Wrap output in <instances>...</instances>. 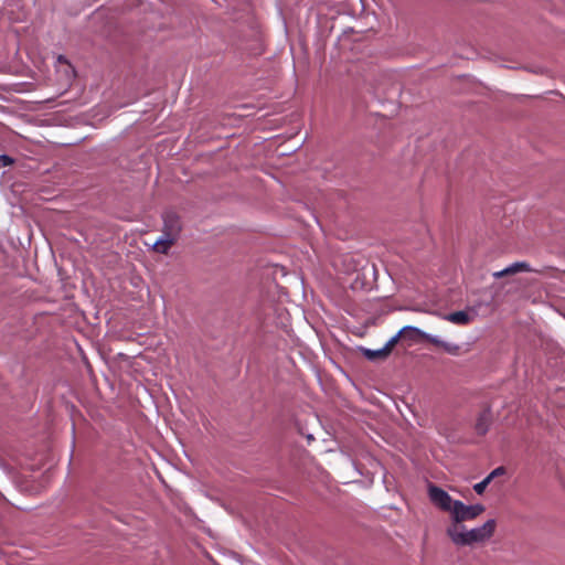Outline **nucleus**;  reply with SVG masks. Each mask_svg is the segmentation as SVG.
Listing matches in <instances>:
<instances>
[{
  "label": "nucleus",
  "instance_id": "nucleus-9",
  "mask_svg": "<svg viewBox=\"0 0 565 565\" xmlns=\"http://www.w3.org/2000/svg\"><path fill=\"white\" fill-rule=\"evenodd\" d=\"M426 332L422 331L417 327L406 326L402 328L395 335H398V340L403 337L404 340L416 341L417 339L425 340Z\"/></svg>",
  "mask_w": 565,
  "mask_h": 565
},
{
  "label": "nucleus",
  "instance_id": "nucleus-15",
  "mask_svg": "<svg viewBox=\"0 0 565 565\" xmlns=\"http://www.w3.org/2000/svg\"><path fill=\"white\" fill-rule=\"evenodd\" d=\"M494 478L499 477V476H502L505 473V469L503 467H498L495 469H493L491 472H490Z\"/></svg>",
  "mask_w": 565,
  "mask_h": 565
},
{
  "label": "nucleus",
  "instance_id": "nucleus-1",
  "mask_svg": "<svg viewBox=\"0 0 565 565\" xmlns=\"http://www.w3.org/2000/svg\"><path fill=\"white\" fill-rule=\"evenodd\" d=\"M497 522L487 520L482 525L468 530L462 524L449 525L446 530L451 542L457 546H471L488 542L495 532Z\"/></svg>",
  "mask_w": 565,
  "mask_h": 565
},
{
  "label": "nucleus",
  "instance_id": "nucleus-5",
  "mask_svg": "<svg viewBox=\"0 0 565 565\" xmlns=\"http://www.w3.org/2000/svg\"><path fill=\"white\" fill-rule=\"evenodd\" d=\"M531 266L529 263L526 262H515L511 265H509L508 267H505L504 269L502 270H499V271H494L492 274V276L497 279L499 278H502L504 276H508V275H514V274H519V273H527V271H531Z\"/></svg>",
  "mask_w": 565,
  "mask_h": 565
},
{
  "label": "nucleus",
  "instance_id": "nucleus-10",
  "mask_svg": "<svg viewBox=\"0 0 565 565\" xmlns=\"http://www.w3.org/2000/svg\"><path fill=\"white\" fill-rule=\"evenodd\" d=\"M489 424H490V414L486 412V413L481 414L480 417L478 418V422L476 424V429L478 430V433L484 434V433H487V430L489 428Z\"/></svg>",
  "mask_w": 565,
  "mask_h": 565
},
{
  "label": "nucleus",
  "instance_id": "nucleus-11",
  "mask_svg": "<svg viewBox=\"0 0 565 565\" xmlns=\"http://www.w3.org/2000/svg\"><path fill=\"white\" fill-rule=\"evenodd\" d=\"M171 246H172L171 239L164 241V239L158 238L153 244V249H154V252L160 253V254H168Z\"/></svg>",
  "mask_w": 565,
  "mask_h": 565
},
{
  "label": "nucleus",
  "instance_id": "nucleus-12",
  "mask_svg": "<svg viewBox=\"0 0 565 565\" xmlns=\"http://www.w3.org/2000/svg\"><path fill=\"white\" fill-rule=\"evenodd\" d=\"M178 237L179 236L173 235L170 232H167V231L163 230L162 231V235L159 238L160 239H164V241L171 239V245H173L177 242Z\"/></svg>",
  "mask_w": 565,
  "mask_h": 565
},
{
  "label": "nucleus",
  "instance_id": "nucleus-6",
  "mask_svg": "<svg viewBox=\"0 0 565 565\" xmlns=\"http://www.w3.org/2000/svg\"><path fill=\"white\" fill-rule=\"evenodd\" d=\"M425 340L434 345L440 347L445 352L451 355H458L460 352V345L452 342L444 341L436 335L425 334Z\"/></svg>",
  "mask_w": 565,
  "mask_h": 565
},
{
  "label": "nucleus",
  "instance_id": "nucleus-4",
  "mask_svg": "<svg viewBox=\"0 0 565 565\" xmlns=\"http://www.w3.org/2000/svg\"><path fill=\"white\" fill-rule=\"evenodd\" d=\"M398 342V335L392 337L383 348L377 350H371L366 348H361L360 351L369 361H377V360H386L392 353L394 347Z\"/></svg>",
  "mask_w": 565,
  "mask_h": 565
},
{
  "label": "nucleus",
  "instance_id": "nucleus-8",
  "mask_svg": "<svg viewBox=\"0 0 565 565\" xmlns=\"http://www.w3.org/2000/svg\"><path fill=\"white\" fill-rule=\"evenodd\" d=\"M439 317L446 321H449L454 324L458 326H466L471 321V316L463 310L446 313V315H439Z\"/></svg>",
  "mask_w": 565,
  "mask_h": 565
},
{
  "label": "nucleus",
  "instance_id": "nucleus-14",
  "mask_svg": "<svg viewBox=\"0 0 565 565\" xmlns=\"http://www.w3.org/2000/svg\"><path fill=\"white\" fill-rule=\"evenodd\" d=\"M488 486L483 482V481H480L478 483H476L473 486V490L478 493V494H482L486 490Z\"/></svg>",
  "mask_w": 565,
  "mask_h": 565
},
{
  "label": "nucleus",
  "instance_id": "nucleus-2",
  "mask_svg": "<svg viewBox=\"0 0 565 565\" xmlns=\"http://www.w3.org/2000/svg\"><path fill=\"white\" fill-rule=\"evenodd\" d=\"M486 508L484 505L478 503V504H471L467 505L461 501L455 502V510L452 511L451 516V523L450 525H457L462 524L465 521H471L477 519L479 515H481L484 512Z\"/></svg>",
  "mask_w": 565,
  "mask_h": 565
},
{
  "label": "nucleus",
  "instance_id": "nucleus-3",
  "mask_svg": "<svg viewBox=\"0 0 565 565\" xmlns=\"http://www.w3.org/2000/svg\"><path fill=\"white\" fill-rule=\"evenodd\" d=\"M427 494L430 502L436 508H438L441 511L448 512L450 515L452 514V511L455 510V502L457 500H454L448 494V492L433 483H428Z\"/></svg>",
  "mask_w": 565,
  "mask_h": 565
},
{
  "label": "nucleus",
  "instance_id": "nucleus-16",
  "mask_svg": "<svg viewBox=\"0 0 565 565\" xmlns=\"http://www.w3.org/2000/svg\"><path fill=\"white\" fill-rule=\"evenodd\" d=\"M493 479H494V477H493L491 473H489V475H488V476H487L482 481H483L487 486H489V484H490V482H491Z\"/></svg>",
  "mask_w": 565,
  "mask_h": 565
},
{
  "label": "nucleus",
  "instance_id": "nucleus-7",
  "mask_svg": "<svg viewBox=\"0 0 565 565\" xmlns=\"http://www.w3.org/2000/svg\"><path fill=\"white\" fill-rule=\"evenodd\" d=\"M181 222L177 214L166 213L163 217V230L179 236L181 232Z\"/></svg>",
  "mask_w": 565,
  "mask_h": 565
},
{
  "label": "nucleus",
  "instance_id": "nucleus-13",
  "mask_svg": "<svg viewBox=\"0 0 565 565\" xmlns=\"http://www.w3.org/2000/svg\"><path fill=\"white\" fill-rule=\"evenodd\" d=\"M12 163H13V160L9 156H6V154L0 156V168L11 166Z\"/></svg>",
  "mask_w": 565,
  "mask_h": 565
}]
</instances>
